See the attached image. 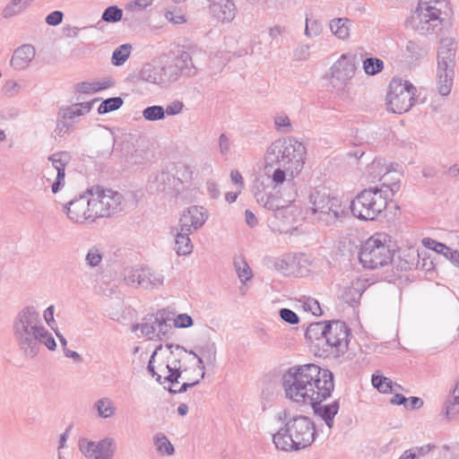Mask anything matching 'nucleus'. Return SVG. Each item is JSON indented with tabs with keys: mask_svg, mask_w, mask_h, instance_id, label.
<instances>
[{
	"mask_svg": "<svg viewBox=\"0 0 459 459\" xmlns=\"http://www.w3.org/2000/svg\"><path fill=\"white\" fill-rule=\"evenodd\" d=\"M286 397L299 403L326 399L334 388L333 376L316 364L290 368L282 376Z\"/></svg>",
	"mask_w": 459,
	"mask_h": 459,
	"instance_id": "obj_1",
	"label": "nucleus"
},
{
	"mask_svg": "<svg viewBox=\"0 0 459 459\" xmlns=\"http://www.w3.org/2000/svg\"><path fill=\"white\" fill-rule=\"evenodd\" d=\"M306 147L294 137H282L273 142L264 153V163L267 172L273 169L269 178L273 188L280 189L283 185H290L288 194L291 197L295 193V177L303 169L305 164Z\"/></svg>",
	"mask_w": 459,
	"mask_h": 459,
	"instance_id": "obj_2",
	"label": "nucleus"
},
{
	"mask_svg": "<svg viewBox=\"0 0 459 459\" xmlns=\"http://www.w3.org/2000/svg\"><path fill=\"white\" fill-rule=\"evenodd\" d=\"M160 355L166 359L165 362L158 366L159 371L164 374V382L175 385L180 379L183 381L178 389L169 387V393H184L204 377V360L195 351L188 352L179 345L167 344L160 351Z\"/></svg>",
	"mask_w": 459,
	"mask_h": 459,
	"instance_id": "obj_3",
	"label": "nucleus"
},
{
	"mask_svg": "<svg viewBox=\"0 0 459 459\" xmlns=\"http://www.w3.org/2000/svg\"><path fill=\"white\" fill-rule=\"evenodd\" d=\"M13 342L28 359L35 358L41 346L54 351L56 348L53 335L44 325L39 311L34 306H25L14 316L12 325Z\"/></svg>",
	"mask_w": 459,
	"mask_h": 459,
	"instance_id": "obj_4",
	"label": "nucleus"
},
{
	"mask_svg": "<svg viewBox=\"0 0 459 459\" xmlns=\"http://www.w3.org/2000/svg\"><path fill=\"white\" fill-rule=\"evenodd\" d=\"M274 419L281 424L272 437L277 450L299 452L311 446L317 437L316 424L307 416L281 409L275 413Z\"/></svg>",
	"mask_w": 459,
	"mask_h": 459,
	"instance_id": "obj_5",
	"label": "nucleus"
},
{
	"mask_svg": "<svg viewBox=\"0 0 459 459\" xmlns=\"http://www.w3.org/2000/svg\"><path fill=\"white\" fill-rule=\"evenodd\" d=\"M450 10L448 0H420L409 26L420 35H437L447 24Z\"/></svg>",
	"mask_w": 459,
	"mask_h": 459,
	"instance_id": "obj_6",
	"label": "nucleus"
},
{
	"mask_svg": "<svg viewBox=\"0 0 459 459\" xmlns=\"http://www.w3.org/2000/svg\"><path fill=\"white\" fill-rule=\"evenodd\" d=\"M399 189L396 183L381 187H369L359 192L351 201L352 214L359 220L374 221L382 214L387 206L388 193L394 195Z\"/></svg>",
	"mask_w": 459,
	"mask_h": 459,
	"instance_id": "obj_7",
	"label": "nucleus"
},
{
	"mask_svg": "<svg viewBox=\"0 0 459 459\" xmlns=\"http://www.w3.org/2000/svg\"><path fill=\"white\" fill-rule=\"evenodd\" d=\"M394 256L390 237L377 232L365 241L359 251V261L366 268L376 269L388 264Z\"/></svg>",
	"mask_w": 459,
	"mask_h": 459,
	"instance_id": "obj_8",
	"label": "nucleus"
},
{
	"mask_svg": "<svg viewBox=\"0 0 459 459\" xmlns=\"http://www.w3.org/2000/svg\"><path fill=\"white\" fill-rule=\"evenodd\" d=\"M94 221L110 217L122 210L123 196L112 189L93 186L88 189Z\"/></svg>",
	"mask_w": 459,
	"mask_h": 459,
	"instance_id": "obj_9",
	"label": "nucleus"
},
{
	"mask_svg": "<svg viewBox=\"0 0 459 459\" xmlns=\"http://www.w3.org/2000/svg\"><path fill=\"white\" fill-rule=\"evenodd\" d=\"M417 90L409 81L393 79L386 95L387 109L395 114L409 111L415 102Z\"/></svg>",
	"mask_w": 459,
	"mask_h": 459,
	"instance_id": "obj_10",
	"label": "nucleus"
},
{
	"mask_svg": "<svg viewBox=\"0 0 459 459\" xmlns=\"http://www.w3.org/2000/svg\"><path fill=\"white\" fill-rule=\"evenodd\" d=\"M308 206L318 220L327 224L336 221L342 212L341 201L324 189L314 188L310 192Z\"/></svg>",
	"mask_w": 459,
	"mask_h": 459,
	"instance_id": "obj_11",
	"label": "nucleus"
},
{
	"mask_svg": "<svg viewBox=\"0 0 459 459\" xmlns=\"http://www.w3.org/2000/svg\"><path fill=\"white\" fill-rule=\"evenodd\" d=\"M357 66L354 56L342 54L330 68V86L337 93H343L354 77Z\"/></svg>",
	"mask_w": 459,
	"mask_h": 459,
	"instance_id": "obj_12",
	"label": "nucleus"
},
{
	"mask_svg": "<svg viewBox=\"0 0 459 459\" xmlns=\"http://www.w3.org/2000/svg\"><path fill=\"white\" fill-rule=\"evenodd\" d=\"M278 192L281 193V196L273 194H268L265 191V186L263 182H256L253 188L254 196L260 205L265 209L273 212L284 210L288 207V204L294 201L298 189L295 185V193L291 197L288 196L290 190V185H283L281 188L276 187Z\"/></svg>",
	"mask_w": 459,
	"mask_h": 459,
	"instance_id": "obj_13",
	"label": "nucleus"
},
{
	"mask_svg": "<svg viewBox=\"0 0 459 459\" xmlns=\"http://www.w3.org/2000/svg\"><path fill=\"white\" fill-rule=\"evenodd\" d=\"M171 330V325L164 312L147 315L139 324L132 325V332L140 337H146L149 340H160Z\"/></svg>",
	"mask_w": 459,
	"mask_h": 459,
	"instance_id": "obj_14",
	"label": "nucleus"
},
{
	"mask_svg": "<svg viewBox=\"0 0 459 459\" xmlns=\"http://www.w3.org/2000/svg\"><path fill=\"white\" fill-rule=\"evenodd\" d=\"M350 329L345 323L341 321L329 322L325 344L329 352L339 356L343 354L348 348ZM328 351V349L325 350Z\"/></svg>",
	"mask_w": 459,
	"mask_h": 459,
	"instance_id": "obj_15",
	"label": "nucleus"
},
{
	"mask_svg": "<svg viewBox=\"0 0 459 459\" xmlns=\"http://www.w3.org/2000/svg\"><path fill=\"white\" fill-rule=\"evenodd\" d=\"M88 195V191L79 198L70 201L63 206V212L73 222L83 223L85 221L93 222L94 217Z\"/></svg>",
	"mask_w": 459,
	"mask_h": 459,
	"instance_id": "obj_16",
	"label": "nucleus"
},
{
	"mask_svg": "<svg viewBox=\"0 0 459 459\" xmlns=\"http://www.w3.org/2000/svg\"><path fill=\"white\" fill-rule=\"evenodd\" d=\"M207 219V211L203 206L192 205L184 210L179 219L178 227L181 228V230L193 233L200 229Z\"/></svg>",
	"mask_w": 459,
	"mask_h": 459,
	"instance_id": "obj_17",
	"label": "nucleus"
},
{
	"mask_svg": "<svg viewBox=\"0 0 459 459\" xmlns=\"http://www.w3.org/2000/svg\"><path fill=\"white\" fill-rule=\"evenodd\" d=\"M70 160L71 156L66 152L53 153L48 157V160L51 162V168L56 171V180L51 186L54 194L57 193L60 187L65 185V169Z\"/></svg>",
	"mask_w": 459,
	"mask_h": 459,
	"instance_id": "obj_18",
	"label": "nucleus"
},
{
	"mask_svg": "<svg viewBox=\"0 0 459 459\" xmlns=\"http://www.w3.org/2000/svg\"><path fill=\"white\" fill-rule=\"evenodd\" d=\"M36 56V49L30 44L17 48L11 57L10 65L16 71L27 69Z\"/></svg>",
	"mask_w": 459,
	"mask_h": 459,
	"instance_id": "obj_19",
	"label": "nucleus"
},
{
	"mask_svg": "<svg viewBox=\"0 0 459 459\" xmlns=\"http://www.w3.org/2000/svg\"><path fill=\"white\" fill-rule=\"evenodd\" d=\"M368 286L367 280L360 278L353 279L343 284L342 298L347 304L354 306L358 304Z\"/></svg>",
	"mask_w": 459,
	"mask_h": 459,
	"instance_id": "obj_20",
	"label": "nucleus"
},
{
	"mask_svg": "<svg viewBox=\"0 0 459 459\" xmlns=\"http://www.w3.org/2000/svg\"><path fill=\"white\" fill-rule=\"evenodd\" d=\"M209 9L212 15L222 22H231L236 15V6L230 0H212Z\"/></svg>",
	"mask_w": 459,
	"mask_h": 459,
	"instance_id": "obj_21",
	"label": "nucleus"
},
{
	"mask_svg": "<svg viewBox=\"0 0 459 459\" xmlns=\"http://www.w3.org/2000/svg\"><path fill=\"white\" fill-rule=\"evenodd\" d=\"M324 400L312 401L309 404H311L314 412L325 422L329 429H332L333 427L334 416L339 411V402L334 401L330 404H322Z\"/></svg>",
	"mask_w": 459,
	"mask_h": 459,
	"instance_id": "obj_22",
	"label": "nucleus"
},
{
	"mask_svg": "<svg viewBox=\"0 0 459 459\" xmlns=\"http://www.w3.org/2000/svg\"><path fill=\"white\" fill-rule=\"evenodd\" d=\"M97 100H98L87 102H76L70 106H63L58 110L59 116L73 124L76 117L89 113L92 108L93 103Z\"/></svg>",
	"mask_w": 459,
	"mask_h": 459,
	"instance_id": "obj_23",
	"label": "nucleus"
},
{
	"mask_svg": "<svg viewBox=\"0 0 459 459\" xmlns=\"http://www.w3.org/2000/svg\"><path fill=\"white\" fill-rule=\"evenodd\" d=\"M390 171L387 169L385 160L377 158L375 159L370 164L368 165L366 175L369 181L382 180V186H392L389 184L388 175Z\"/></svg>",
	"mask_w": 459,
	"mask_h": 459,
	"instance_id": "obj_24",
	"label": "nucleus"
},
{
	"mask_svg": "<svg viewBox=\"0 0 459 459\" xmlns=\"http://www.w3.org/2000/svg\"><path fill=\"white\" fill-rule=\"evenodd\" d=\"M171 233L175 237L174 249L178 255H188L193 252V244L190 240L189 235L191 231L181 230V228L177 227L171 230Z\"/></svg>",
	"mask_w": 459,
	"mask_h": 459,
	"instance_id": "obj_25",
	"label": "nucleus"
},
{
	"mask_svg": "<svg viewBox=\"0 0 459 459\" xmlns=\"http://www.w3.org/2000/svg\"><path fill=\"white\" fill-rule=\"evenodd\" d=\"M33 0H9L1 11L4 20H10L24 13L32 4Z\"/></svg>",
	"mask_w": 459,
	"mask_h": 459,
	"instance_id": "obj_26",
	"label": "nucleus"
},
{
	"mask_svg": "<svg viewBox=\"0 0 459 459\" xmlns=\"http://www.w3.org/2000/svg\"><path fill=\"white\" fill-rule=\"evenodd\" d=\"M160 66L147 64L140 70L138 78L141 82L145 83L164 86Z\"/></svg>",
	"mask_w": 459,
	"mask_h": 459,
	"instance_id": "obj_27",
	"label": "nucleus"
},
{
	"mask_svg": "<svg viewBox=\"0 0 459 459\" xmlns=\"http://www.w3.org/2000/svg\"><path fill=\"white\" fill-rule=\"evenodd\" d=\"M164 277L161 273L152 271L149 267H143L140 287L146 290L159 288L163 284Z\"/></svg>",
	"mask_w": 459,
	"mask_h": 459,
	"instance_id": "obj_28",
	"label": "nucleus"
},
{
	"mask_svg": "<svg viewBox=\"0 0 459 459\" xmlns=\"http://www.w3.org/2000/svg\"><path fill=\"white\" fill-rule=\"evenodd\" d=\"M114 84L111 79L103 81L82 82L74 85V90L78 93L93 94L102 90L108 89Z\"/></svg>",
	"mask_w": 459,
	"mask_h": 459,
	"instance_id": "obj_29",
	"label": "nucleus"
},
{
	"mask_svg": "<svg viewBox=\"0 0 459 459\" xmlns=\"http://www.w3.org/2000/svg\"><path fill=\"white\" fill-rule=\"evenodd\" d=\"M329 323L316 322L310 324L306 331V338L311 342H318L316 345H320V342H325Z\"/></svg>",
	"mask_w": 459,
	"mask_h": 459,
	"instance_id": "obj_30",
	"label": "nucleus"
},
{
	"mask_svg": "<svg viewBox=\"0 0 459 459\" xmlns=\"http://www.w3.org/2000/svg\"><path fill=\"white\" fill-rule=\"evenodd\" d=\"M351 22L348 18H334L329 23V28L333 34L342 40L350 38Z\"/></svg>",
	"mask_w": 459,
	"mask_h": 459,
	"instance_id": "obj_31",
	"label": "nucleus"
},
{
	"mask_svg": "<svg viewBox=\"0 0 459 459\" xmlns=\"http://www.w3.org/2000/svg\"><path fill=\"white\" fill-rule=\"evenodd\" d=\"M403 52V56L409 64H412L428 55V49L424 46L412 40L406 43Z\"/></svg>",
	"mask_w": 459,
	"mask_h": 459,
	"instance_id": "obj_32",
	"label": "nucleus"
},
{
	"mask_svg": "<svg viewBox=\"0 0 459 459\" xmlns=\"http://www.w3.org/2000/svg\"><path fill=\"white\" fill-rule=\"evenodd\" d=\"M97 414L101 419H108L116 414L117 407L114 401L109 397H102L93 404Z\"/></svg>",
	"mask_w": 459,
	"mask_h": 459,
	"instance_id": "obj_33",
	"label": "nucleus"
},
{
	"mask_svg": "<svg viewBox=\"0 0 459 459\" xmlns=\"http://www.w3.org/2000/svg\"><path fill=\"white\" fill-rule=\"evenodd\" d=\"M371 382L373 386L380 393H394L402 389L400 385L393 382L390 378L384 377L383 375L373 374Z\"/></svg>",
	"mask_w": 459,
	"mask_h": 459,
	"instance_id": "obj_34",
	"label": "nucleus"
},
{
	"mask_svg": "<svg viewBox=\"0 0 459 459\" xmlns=\"http://www.w3.org/2000/svg\"><path fill=\"white\" fill-rule=\"evenodd\" d=\"M97 453L95 459H113L116 452V442L113 437H104L97 442Z\"/></svg>",
	"mask_w": 459,
	"mask_h": 459,
	"instance_id": "obj_35",
	"label": "nucleus"
},
{
	"mask_svg": "<svg viewBox=\"0 0 459 459\" xmlns=\"http://www.w3.org/2000/svg\"><path fill=\"white\" fill-rule=\"evenodd\" d=\"M437 88L439 94L441 96H447L452 90L455 72L442 71V73H439V71L437 70Z\"/></svg>",
	"mask_w": 459,
	"mask_h": 459,
	"instance_id": "obj_36",
	"label": "nucleus"
},
{
	"mask_svg": "<svg viewBox=\"0 0 459 459\" xmlns=\"http://www.w3.org/2000/svg\"><path fill=\"white\" fill-rule=\"evenodd\" d=\"M403 257L400 266L403 270H411L418 266L420 263V253L413 247L403 251Z\"/></svg>",
	"mask_w": 459,
	"mask_h": 459,
	"instance_id": "obj_37",
	"label": "nucleus"
},
{
	"mask_svg": "<svg viewBox=\"0 0 459 459\" xmlns=\"http://www.w3.org/2000/svg\"><path fill=\"white\" fill-rule=\"evenodd\" d=\"M160 70H162L161 75L164 86L178 81L181 75V73L178 70V66H177V65H175L172 60L160 66Z\"/></svg>",
	"mask_w": 459,
	"mask_h": 459,
	"instance_id": "obj_38",
	"label": "nucleus"
},
{
	"mask_svg": "<svg viewBox=\"0 0 459 459\" xmlns=\"http://www.w3.org/2000/svg\"><path fill=\"white\" fill-rule=\"evenodd\" d=\"M234 268L236 273L242 283L249 281L253 277V273L248 264L242 257L234 258Z\"/></svg>",
	"mask_w": 459,
	"mask_h": 459,
	"instance_id": "obj_39",
	"label": "nucleus"
},
{
	"mask_svg": "<svg viewBox=\"0 0 459 459\" xmlns=\"http://www.w3.org/2000/svg\"><path fill=\"white\" fill-rule=\"evenodd\" d=\"M154 445L158 453L170 456L174 455L175 448L169 438L162 433H158L153 437Z\"/></svg>",
	"mask_w": 459,
	"mask_h": 459,
	"instance_id": "obj_40",
	"label": "nucleus"
},
{
	"mask_svg": "<svg viewBox=\"0 0 459 459\" xmlns=\"http://www.w3.org/2000/svg\"><path fill=\"white\" fill-rule=\"evenodd\" d=\"M173 63L178 66L179 72L186 74H192V70L194 68L192 57L190 54L186 51L181 52L177 57L172 59Z\"/></svg>",
	"mask_w": 459,
	"mask_h": 459,
	"instance_id": "obj_41",
	"label": "nucleus"
},
{
	"mask_svg": "<svg viewBox=\"0 0 459 459\" xmlns=\"http://www.w3.org/2000/svg\"><path fill=\"white\" fill-rule=\"evenodd\" d=\"M456 43L453 37H444L440 39L437 56H455Z\"/></svg>",
	"mask_w": 459,
	"mask_h": 459,
	"instance_id": "obj_42",
	"label": "nucleus"
},
{
	"mask_svg": "<svg viewBox=\"0 0 459 459\" xmlns=\"http://www.w3.org/2000/svg\"><path fill=\"white\" fill-rule=\"evenodd\" d=\"M363 70L368 75H376L384 69V62L377 57H367L363 60Z\"/></svg>",
	"mask_w": 459,
	"mask_h": 459,
	"instance_id": "obj_43",
	"label": "nucleus"
},
{
	"mask_svg": "<svg viewBox=\"0 0 459 459\" xmlns=\"http://www.w3.org/2000/svg\"><path fill=\"white\" fill-rule=\"evenodd\" d=\"M132 46L130 44H124L117 48L111 57V62L114 65H122L129 57Z\"/></svg>",
	"mask_w": 459,
	"mask_h": 459,
	"instance_id": "obj_44",
	"label": "nucleus"
},
{
	"mask_svg": "<svg viewBox=\"0 0 459 459\" xmlns=\"http://www.w3.org/2000/svg\"><path fill=\"white\" fill-rule=\"evenodd\" d=\"M273 124L275 130L281 134H290L293 130L290 117L284 113L276 114L273 117Z\"/></svg>",
	"mask_w": 459,
	"mask_h": 459,
	"instance_id": "obj_45",
	"label": "nucleus"
},
{
	"mask_svg": "<svg viewBox=\"0 0 459 459\" xmlns=\"http://www.w3.org/2000/svg\"><path fill=\"white\" fill-rule=\"evenodd\" d=\"M142 115L146 121L154 122L165 118V110L162 106L153 105L145 108Z\"/></svg>",
	"mask_w": 459,
	"mask_h": 459,
	"instance_id": "obj_46",
	"label": "nucleus"
},
{
	"mask_svg": "<svg viewBox=\"0 0 459 459\" xmlns=\"http://www.w3.org/2000/svg\"><path fill=\"white\" fill-rule=\"evenodd\" d=\"M143 267H129L124 270V281L126 285L132 287H140V279Z\"/></svg>",
	"mask_w": 459,
	"mask_h": 459,
	"instance_id": "obj_47",
	"label": "nucleus"
},
{
	"mask_svg": "<svg viewBox=\"0 0 459 459\" xmlns=\"http://www.w3.org/2000/svg\"><path fill=\"white\" fill-rule=\"evenodd\" d=\"M124 101L120 97H113L105 100L102 101V103L100 105L98 108V112L100 114H106L111 111H115L121 108Z\"/></svg>",
	"mask_w": 459,
	"mask_h": 459,
	"instance_id": "obj_48",
	"label": "nucleus"
},
{
	"mask_svg": "<svg viewBox=\"0 0 459 459\" xmlns=\"http://www.w3.org/2000/svg\"><path fill=\"white\" fill-rule=\"evenodd\" d=\"M323 25L317 20L306 17L305 35L307 38H315L322 33Z\"/></svg>",
	"mask_w": 459,
	"mask_h": 459,
	"instance_id": "obj_49",
	"label": "nucleus"
},
{
	"mask_svg": "<svg viewBox=\"0 0 459 459\" xmlns=\"http://www.w3.org/2000/svg\"><path fill=\"white\" fill-rule=\"evenodd\" d=\"M152 0H134L129 3L126 7V17L125 21H129L133 18V13L141 11L147 6L151 5Z\"/></svg>",
	"mask_w": 459,
	"mask_h": 459,
	"instance_id": "obj_50",
	"label": "nucleus"
},
{
	"mask_svg": "<svg viewBox=\"0 0 459 459\" xmlns=\"http://www.w3.org/2000/svg\"><path fill=\"white\" fill-rule=\"evenodd\" d=\"M162 350H163V346L161 344H160L152 352L151 359L149 360L148 366H147V369L150 372V374L152 375V377H156V381L159 382L160 384L165 383L164 379H163L164 374L160 371L159 373L155 370L154 361H155V358L159 354H160V351H162Z\"/></svg>",
	"mask_w": 459,
	"mask_h": 459,
	"instance_id": "obj_51",
	"label": "nucleus"
},
{
	"mask_svg": "<svg viewBox=\"0 0 459 459\" xmlns=\"http://www.w3.org/2000/svg\"><path fill=\"white\" fill-rule=\"evenodd\" d=\"M123 17V11L116 5L108 6L102 13V20L107 22H119Z\"/></svg>",
	"mask_w": 459,
	"mask_h": 459,
	"instance_id": "obj_52",
	"label": "nucleus"
},
{
	"mask_svg": "<svg viewBox=\"0 0 459 459\" xmlns=\"http://www.w3.org/2000/svg\"><path fill=\"white\" fill-rule=\"evenodd\" d=\"M97 443L93 441H89L86 439H82L79 441V448L80 451L87 457L91 459H95L97 453Z\"/></svg>",
	"mask_w": 459,
	"mask_h": 459,
	"instance_id": "obj_53",
	"label": "nucleus"
},
{
	"mask_svg": "<svg viewBox=\"0 0 459 459\" xmlns=\"http://www.w3.org/2000/svg\"><path fill=\"white\" fill-rule=\"evenodd\" d=\"M459 413V397L453 394L445 404V415L447 419H454Z\"/></svg>",
	"mask_w": 459,
	"mask_h": 459,
	"instance_id": "obj_54",
	"label": "nucleus"
},
{
	"mask_svg": "<svg viewBox=\"0 0 459 459\" xmlns=\"http://www.w3.org/2000/svg\"><path fill=\"white\" fill-rule=\"evenodd\" d=\"M101 261L102 254L100 250L96 247H91L85 257L86 264L90 267H96L101 263Z\"/></svg>",
	"mask_w": 459,
	"mask_h": 459,
	"instance_id": "obj_55",
	"label": "nucleus"
},
{
	"mask_svg": "<svg viewBox=\"0 0 459 459\" xmlns=\"http://www.w3.org/2000/svg\"><path fill=\"white\" fill-rule=\"evenodd\" d=\"M73 128V124L70 123L69 120L60 117L59 113H57L56 126L55 129L56 134L63 137L65 134H70Z\"/></svg>",
	"mask_w": 459,
	"mask_h": 459,
	"instance_id": "obj_56",
	"label": "nucleus"
},
{
	"mask_svg": "<svg viewBox=\"0 0 459 459\" xmlns=\"http://www.w3.org/2000/svg\"><path fill=\"white\" fill-rule=\"evenodd\" d=\"M455 56H437V69L442 71H454Z\"/></svg>",
	"mask_w": 459,
	"mask_h": 459,
	"instance_id": "obj_57",
	"label": "nucleus"
},
{
	"mask_svg": "<svg viewBox=\"0 0 459 459\" xmlns=\"http://www.w3.org/2000/svg\"><path fill=\"white\" fill-rule=\"evenodd\" d=\"M22 89V86L21 83L14 80H8L5 82V83L3 86V91L8 95V96H15L17 95L21 90Z\"/></svg>",
	"mask_w": 459,
	"mask_h": 459,
	"instance_id": "obj_58",
	"label": "nucleus"
},
{
	"mask_svg": "<svg viewBox=\"0 0 459 459\" xmlns=\"http://www.w3.org/2000/svg\"><path fill=\"white\" fill-rule=\"evenodd\" d=\"M290 263H291V257H290V256L282 257V258H279L275 261L274 266L278 272H280L283 274H289L291 273Z\"/></svg>",
	"mask_w": 459,
	"mask_h": 459,
	"instance_id": "obj_59",
	"label": "nucleus"
},
{
	"mask_svg": "<svg viewBox=\"0 0 459 459\" xmlns=\"http://www.w3.org/2000/svg\"><path fill=\"white\" fill-rule=\"evenodd\" d=\"M184 108V103L180 100H174L170 103H169L166 108H164L165 110V116H177L180 114L183 111Z\"/></svg>",
	"mask_w": 459,
	"mask_h": 459,
	"instance_id": "obj_60",
	"label": "nucleus"
},
{
	"mask_svg": "<svg viewBox=\"0 0 459 459\" xmlns=\"http://www.w3.org/2000/svg\"><path fill=\"white\" fill-rule=\"evenodd\" d=\"M194 324L193 318L187 314H179L174 319V325L178 328H186Z\"/></svg>",
	"mask_w": 459,
	"mask_h": 459,
	"instance_id": "obj_61",
	"label": "nucleus"
},
{
	"mask_svg": "<svg viewBox=\"0 0 459 459\" xmlns=\"http://www.w3.org/2000/svg\"><path fill=\"white\" fill-rule=\"evenodd\" d=\"M280 316L283 321L290 325L298 324L299 320L298 315L289 308H281L280 310Z\"/></svg>",
	"mask_w": 459,
	"mask_h": 459,
	"instance_id": "obj_62",
	"label": "nucleus"
},
{
	"mask_svg": "<svg viewBox=\"0 0 459 459\" xmlns=\"http://www.w3.org/2000/svg\"><path fill=\"white\" fill-rule=\"evenodd\" d=\"M166 19L174 23V24H181L186 22L184 15L181 13L180 11H167L165 13Z\"/></svg>",
	"mask_w": 459,
	"mask_h": 459,
	"instance_id": "obj_63",
	"label": "nucleus"
},
{
	"mask_svg": "<svg viewBox=\"0 0 459 459\" xmlns=\"http://www.w3.org/2000/svg\"><path fill=\"white\" fill-rule=\"evenodd\" d=\"M64 14L60 11H54L47 15L45 21L48 25L56 26L63 21Z\"/></svg>",
	"mask_w": 459,
	"mask_h": 459,
	"instance_id": "obj_64",
	"label": "nucleus"
}]
</instances>
